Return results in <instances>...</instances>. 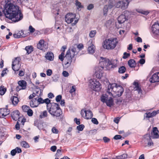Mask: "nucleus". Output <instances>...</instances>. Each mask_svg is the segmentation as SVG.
Segmentation results:
<instances>
[{
    "label": "nucleus",
    "mask_w": 159,
    "mask_h": 159,
    "mask_svg": "<svg viewBox=\"0 0 159 159\" xmlns=\"http://www.w3.org/2000/svg\"><path fill=\"white\" fill-rule=\"evenodd\" d=\"M103 140L105 143H106L110 141V139L106 137H104L103 138Z\"/></svg>",
    "instance_id": "obj_56"
},
{
    "label": "nucleus",
    "mask_w": 159,
    "mask_h": 159,
    "mask_svg": "<svg viewBox=\"0 0 159 159\" xmlns=\"http://www.w3.org/2000/svg\"><path fill=\"white\" fill-rule=\"evenodd\" d=\"M124 90V89L122 86L118 85L117 84L115 83H110L108 86L107 92L109 95L113 96L111 93V92L113 91L115 93V96L119 97L122 95Z\"/></svg>",
    "instance_id": "obj_3"
},
{
    "label": "nucleus",
    "mask_w": 159,
    "mask_h": 159,
    "mask_svg": "<svg viewBox=\"0 0 159 159\" xmlns=\"http://www.w3.org/2000/svg\"><path fill=\"white\" fill-rule=\"evenodd\" d=\"M76 15L72 13H69L67 14L65 17V20L68 24L71 23L75 19Z\"/></svg>",
    "instance_id": "obj_13"
},
{
    "label": "nucleus",
    "mask_w": 159,
    "mask_h": 159,
    "mask_svg": "<svg viewBox=\"0 0 159 159\" xmlns=\"http://www.w3.org/2000/svg\"><path fill=\"white\" fill-rule=\"evenodd\" d=\"M52 11L54 14L55 15H58L59 14L58 8V7L57 8H56V9L53 8L52 10Z\"/></svg>",
    "instance_id": "obj_45"
},
{
    "label": "nucleus",
    "mask_w": 159,
    "mask_h": 159,
    "mask_svg": "<svg viewBox=\"0 0 159 159\" xmlns=\"http://www.w3.org/2000/svg\"><path fill=\"white\" fill-rule=\"evenodd\" d=\"M21 146L25 148H27L30 147V146L27 142L25 141H23L21 143Z\"/></svg>",
    "instance_id": "obj_30"
},
{
    "label": "nucleus",
    "mask_w": 159,
    "mask_h": 159,
    "mask_svg": "<svg viewBox=\"0 0 159 159\" xmlns=\"http://www.w3.org/2000/svg\"><path fill=\"white\" fill-rule=\"evenodd\" d=\"M84 128V126L83 124L77 126V130L80 131H82Z\"/></svg>",
    "instance_id": "obj_37"
},
{
    "label": "nucleus",
    "mask_w": 159,
    "mask_h": 159,
    "mask_svg": "<svg viewBox=\"0 0 159 159\" xmlns=\"http://www.w3.org/2000/svg\"><path fill=\"white\" fill-rule=\"evenodd\" d=\"M52 73V70L50 69L48 70L47 71V75L48 76H50Z\"/></svg>",
    "instance_id": "obj_58"
},
{
    "label": "nucleus",
    "mask_w": 159,
    "mask_h": 159,
    "mask_svg": "<svg viewBox=\"0 0 159 159\" xmlns=\"http://www.w3.org/2000/svg\"><path fill=\"white\" fill-rule=\"evenodd\" d=\"M30 105L31 107H37L38 106V103L37 100V98H34L30 102Z\"/></svg>",
    "instance_id": "obj_22"
},
{
    "label": "nucleus",
    "mask_w": 159,
    "mask_h": 159,
    "mask_svg": "<svg viewBox=\"0 0 159 159\" xmlns=\"http://www.w3.org/2000/svg\"><path fill=\"white\" fill-rule=\"evenodd\" d=\"M123 56L122 57L123 58L125 59L129 57L130 55V54L127 53L126 52H125L124 53Z\"/></svg>",
    "instance_id": "obj_46"
},
{
    "label": "nucleus",
    "mask_w": 159,
    "mask_h": 159,
    "mask_svg": "<svg viewBox=\"0 0 159 159\" xmlns=\"http://www.w3.org/2000/svg\"><path fill=\"white\" fill-rule=\"evenodd\" d=\"M151 33L154 37L159 34V24L158 22H155L152 25L151 28Z\"/></svg>",
    "instance_id": "obj_11"
},
{
    "label": "nucleus",
    "mask_w": 159,
    "mask_h": 159,
    "mask_svg": "<svg viewBox=\"0 0 159 159\" xmlns=\"http://www.w3.org/2000/svg\"><path fill=\"white\" fill-rule=\"evenodd\" d=\"M43 102H44V103H45L46 104H47V106H48V107H49L50 106H51V104L52 103H51L50 104V100H49L48 98H47L44 100Z\"/></svg>",
    "instance_id": "obj_38"
},
{
    "label": "nucleus",
    "mask_w": 159,
    "mask_h": 159,
    "mask_svg": "<svg viewBox=\"0 0 159 159\" xmlns=\"http://www.w3.org/2000/svg\"><path fill=\"white\" fill-rule=\"evenodd\" d=\"M27 114L29 116H31L33 115V112L32 110L30 108V109L28 110L27 112Z\"/></svg>",
    "instance_id": "obj_50"
},
{
    "label": "nucleus",
    "mask_w": 159,
    "mask_h": 159,
    "mask_svg": "<svg viewBox=\"0 0 159 159\" xmlns=\"http://www.w3.org/2000/svg\"><path fill=\"white\" fill-rule=\"evenodd\" d=\"M16 150L15 149L12 150L11 152V154L12 156H15L16 155Z\"/></svg>",
    "instance_id": "obj_62"
},
{
    "label": "nucleus",
    "mask_w": 159,
    "mask_h": 159,
    "mask_svg": "<svg viewBox=\"0 0 159 159\" xmlns=\"http://www.w3.org/2000/svg\"><path fill=\"white\" fill-rule=\"evenodd\" d=\"M76 47L72 46L71 49H69L67 51L65 57V60L67 61L66 64L70 63L72 61V58L77 54L78 52L76 51Z\"/></svg>",
    "instance_id": "obj_6"
},
{
    "label": "nucleus",
    "mask_w": 159,
    "mask_h": 159,
    "mask_svg": "<svg viewBox=\"0 0 159 159\" xmlns=\"http://www.w3.org/2000/svg\"><path fill=\"white\" fill-rule=\"evenodd\" d=\"M100 61L99 63V67L97 69L95 75L97 78L101 79L103 76V70L105 68L107 70H110L116 68L117 66L118 60L117 59L110 60L109 59L101 57Z\"/></svg>",
    "instance_id": "obj_2"
},
{
    "label": "nucleus",
    "mask_w": 159,
    "mask_h": 159,
    "mask_svg": "<svg viewBox=\"0 0 159 159\" xmlns=\"http://www.w3.org/2000/svg\"><path fill=\"white\" fill-rule=\"evenodd\" d=\"M39 90H40V92L39 91L36 90V95H37L38 97L41 96L43 95V90L39 89Z\"/></svg>",
    "instance_id": "obj_39"
},
{
    "label": "nucleus",
    "mask_w": 159,
    "mask_h": 159,
    "mask_svg": "<svg viewBox=\"0 0 159 159\" xmlns=\"http://www.w3.org/2000/svg\"><path fill=\"white\" fill-rule=\"evenodd\" d=\"M95 46L92 44L90 46L88 47V51L90 54H93L95 52Z\"/></svg>",
    "instance_id": "obj_24"
},
{
    "label": "nucleus",
    "mask_w": 159,
    "mask_h": 159,
    "mask_svg": "<svg viewBox=\"0 0 159 159\" xmlns=\"http://www.w3.org/2000/svg\"><path fill=\"white\" fill-rule=\"evenodd\" d=\"M121 138L122 137L120 135H116L114 136L113 138L115 140H117L121 139Z\"/></svg>",
    "instance_id": "obj_53"
},
{
    "label": "nucleus",
    "mask_w": 159,
    "mask_h": 159,
    "mask_svg": "<svg viewBox=\"0 0 159 159\" xmlns=\"http://www.w3.org/2000/svg\"><path fill=\"white\" fill-rule=\"evenodd\" d=\"M29 30L30 33H32L35 31V29L31 25H30L29 28Z\"/></svg>",
    "instance_id": "obj_49"
},
{
    "label": "nucleus",
    "mask_w": 159,
    "mask_h": 159,
    "mask_svg": "<svg viewBox=\"0 0 159 159\" xmlns=\"http://www.w3.org/2000/svg\"><path fill=\"white\" fill-rule=\"evenodd\" d=\"M20 114V112L17 110H15L11 113L12 119L15 120H17L19 118Z\"/></svg>",
    "instance_id": "obj_19"
},
{
    "label": "nucleus",
    "mask_w": 159,
    "mask_h": 159,
    "mask_svg": "<svg viewBox=\"0 0 159 159\" xmlns=\"http://www.w3.org/2000/svg\"><path fill=\"white\" fill-rule=\"evenodd\" d=\"M159 113V110L156 111H153L152 112H147L145 115V117L148 118H150L155 116L157 114Z\"/></svg>",
    "instance_id": "obj_20"
},
{
    "label": "nucleus",
    "mask_w": 159,
    "mask_h": 159,
    "mask_svg": "<svg viewBox=\"0 0 159 159\" xmlns=\"http://www.w3.org/2000/svg\"><path fill=\"white\" fill-rule=\"evenodd\" d=\"M149 81L152 83L159 82V72H157L152 75L149 79Z\"/></svg>",
    "instance_id": "obj_16"
},
{
    "label": "nucleus",
    "mask_w": 159,
    "mask_h": 159,
    "mask_svg": "<svg viewBox=\"0 0 159 159\" xmlns=\"http://www.w3.org/2000/svg\"><path fill=\"white\" fill-rule=\"evenodd\" d=\"M128 155L126 154H123L116 157V159H126L127 158Z\"/></svg>",
    "instance_id": "obj_29"
},
{
    "label": "nucleus",
    "mask_w": 159,
    "mask_h": 159,
    "mask_svg": "<svg viewBox=\"0 0 159 159\" xmlns=\"http://www.w3.org/2000/svg\"><path fill=\"white\" fill-rule=\"evenodd\" d=\"M76 47V49L77 48L79 50H81L82 48H83L84 46L83 44H79L78 45H76V44H75L74 46H73V47Z\"/></svg>",
    "instance_id": "obj_41"
},
{
    "label": "nucleus",
    "mask_w": 159,
    "mask_h": 159,
    "mask_svg": "<svg viewBox=\"0 0 159 159\" xmlns=\"http://www.w3.org/2000/svg\"><path fill=\"white\" fill-rule=\"evenodd\" d=\"M38 49L45 51L48 48L47 43L43 39H41L37 44Z\"/></svg>",
    "instance_id": "obj_14"
},
{
    "label": "nucleus",
    "mask_w": 159,
    "mask_h": 159,
    "mask_svg": "<svg viewBox=\"0 0 159 159\" xmlns=\"http://www.w3.org/2000/svg\"><path fill=\"white\" fill-rule=\"evenodd\" d=\"M57 148L56 146H53L51 147L50 150L52 151L55 152L56 151Z\"/></svg>",
    "instance_id": "obj_55"
},
{
    "label": "nucleus",
    "mask_w": 159,
    "mask_h": 159,
    "mask_svg": "<svg viewBox=\"0 0 159 159\" xmlns=\"http://www.w3.org/2000/svg\"><path fill=\"white\" fill-rule=\"evenodd\" d=\"M76 124L79 125L80 124V119H78L77 118H75L74 120Z\"/></svg>",
    "instance_id": "obj_54"
},
{
    "label": "nucleus",
    "mask_w": 159,
    "mask_h": 159,
    "mask_svg": "<svg viewBox=\"0 0 159 159\" xmlns=\"http://www.w3.org/2000/svg\"><path fill=\"white\" fill-rule=\"evenodd\" d=\"M52 131L53 133L57 134L58 132V130L55 127H53L52 129Z\"/></svg>",
    "instance_id": "obj_52"
},
{
    "label": "nucleus",
    "mask_w": 159,
    "mask_h": 159,
    "mask_svg": "<svg viewBox=\"0 0 159 159\" xmlns=\"http://www.w3.org/2000/svg\"><path fill=\"white\" fill-rule=\"evenodd\" d=\"M126 69L124 66H122L119 68L118 72L120 74H123L125 72Z\"/></svg>",
    "instance_id": "obj_32"
},
{
    "label": "nucleus",
    "mask_w": 159,
    "mask_h": 159,
    "mask_svg": "<svg viewBox=\"0 0 159 159\" xmlns=\"http://www.w3.org/2000/svg\"><path fill=\"white\" fill-rule=\"evenodd\" d=\"M47 109L49 113L54 117H60L62 114V111L59 107V104L57 103H52L51 104V106H47Z\"/></svg>",
    "instance_id": "obj_4"
},
{
    "label": "nucleus",
    "mask_w": 159,
    "mask_h": 159,
    "mask_svg": "<svg viewBox=\"0 0 159 159\" xmlns=\"http://www.w3.org/2000/svg\"><path fill=\"white\" fill-rule=\"evenodd\" d=\"M151 137L150 136V137H149L150 140L148 143V145L149 146H151V145H153V142L151 140Z\"/></svg>",
    "instance_id": "obj_63"
},
{
    "label": "nucleus",
    "mask_w": 159,
    "mask_h": 159,
    "mask_svg": "<svg viewBox=\"0 0 159 159\" xmlns=\"http://www.w3.org/2000/svg\"><path fill=\"white\" fill-rule=\"evenodd\" d=\"M25 49L27 54H29L33 51V48L31 46H28L25 47Z\"/></svg>",
    "instance_id": "obj_27"
},
{
    "label": "nucleus",
    "mask_w": 159,
    "mask_h": 159,
    "mask_svg": "<svg viewBox=\"0 0 159 159\" xmlns=\"http://www.w3.org/2000/svg\"><path fill=\"white\" fill-rule=\"evenodd\" d=\"M62 74L63 76L65 77H67L69 76L68 73L66 71H63L62 72Z\"/></svg>",
    "instance_id": "obj_59"
},
{
    "label": "nucleus",
    "mask_w": 159,
    "mask_h": 159,
    "mask_svg": "<svg viewBox=\"0 0 159 159\" xmlns=\"http://www.w3.org/2000/svg\"><path fill=\"white\" fill-rule=\"evenodd\" d=\"M159 131L157 127H154L153 128L152 132H151L150 136L152 139H158L159 138V135L158 134Z\"/></svg>",
    "instance_id": "obj_18"
},
{
    "label": "nucleus",
    "mask_w": 159,
    "mask_h": 159,
    "mask_svg": "<svg viewBox=\"0 0 159 159\" xmlns=\"http://www.w3.org/2000/svg\"><path fill=\"white\" fill-rule=\"evenodd\" d=\"M101 100L103 103H105L107 105L111 107L114 105V101L111 97L108 98V96L106 94L102 95L101 97Z\"/></svg>",
    "instance_id": "obj_9"
},
{
    "label": "nucleus",
    "mask_w": 159,
    "mask_h": 159,
    "mask_svg": "<svg viewBox=\"0 0 159 159\" xmlns=\"http://www.w3.org/2000/svg\"><path fill=\"white\" fill-rule=\"evenodd\" d=\"M134 85L135 86L134 89H135V90L138 91L139 93H141L142 91L141 88L139 86V83L138 82H135L134 83Z\"/></svg>",
    "instance_id": "obj_25"
},
{
    "label": "nucleus",
    "mask_w": 159,
    "mask_h": 159,
    "mask_svg": "<svg viewBox=\"0 0 159 159\" xmlns=\"http://www.w3.org/2000/svg\"><path fill=\"white\" fill-rule=\"evenodd\" d=\"M129 12L128 11H124L118 18L119 23L121 24L128 20Z\"/></svg>",
    "instance_id": "obj_10"
},
{
    "label": "nucleus",
    "mask_w": 159,
    "mask_h": 159,
    "mask_svg": "<svg viewBox=\"0 0 159 159\" xmlns=\"http://www.w3.org/2000/svg\"><path fill=\"white\" fill-rule=\"evenodd\" d=\"M96 33L97 31L96 30H91L89 33V36L90 38H93L95 36Z\"/></svg>",
    "instance_id": "obj_34"
},
{
    "label": "nucleus",
    "mask_w": 159,
    "mask_h": 159,
    "mask_svg": "<svg viewBox=\"0 0 159 159\" xmlns=\"http://www.w3.org/2000/svg\"><path fill=\"white\" fill-rule=\"evenodd\" d=\"M11 100L12 104L14 106L16 105L19 102L18 98L16 96H13L11 98Z\"/></svg>",
    "instance_id": "obj_23"
},
{
    "label": "nucleus",
    "mask_w": 159,
    "mask_h": 159,
    "mask_svg": "<svg viewBox=\"0 0 159 159\" xmlns=\"http://www.w3.org/2000/svg\"><path fill=\"white\" fill-rule=\"evenodd\" d=\"M19 62L20 61L19 60V58H16V59L12 62V66H14V65L20 64Z\"/></svg>",
    "instance_id": "obj_36"
},
{
    "label": "nucleus",
    "mask_w": 159,
    "mask_h": 159,
    "mask_svg": "<svg viewBox=\"0 0 159 159\" xmlns=\"http://www.w3.org/2000/svg\"><path fill=\"white\" fill-rule=\"evenodd\" d=\"M81 114L82 117L86 119H90L93 117V113L90 110L86 111L84 109H82L81 111Z\"/></svg>",
    "instance_id": "obj_12"
},
{
    "label": "nucleus",
    "mask_w": 159,
    "mask_h": 159,
    "mask_svg": "<svg viewBox=\"0 0 159 159\" xmlns=\"http://www.w3.org/2000/svg\"><path fill=\"white\" fill-rule=\"evenodd\" d=\"M22 109L25 112H27L28 110L30 109V107L29 106L23 105L22 106Z\"/></svg>",
    "instance_id": "obj_40"
},
{
    "label": "nucleus",
    "mask_w": 159,
    "mask_h": 159,
    "mask_svg": "<svg viewBox=\"0 0 159 159\" xmlns=\"http://www.w3.org/2000/svg\"><path fill=\"white\" fill-rule=\"evenodd\" d=\"M89 88L96 91H100L101 88V84L95 79H91L89 81Z\"/></svg>",
    "instance_id": "obj_7"
},
{
    "label": "nucleus",
    "mask_w": 159,
    "mask_h": 159,
    "mask_svg": "<svg viewBox=\"0 0 159 159\" xmlns=\"http://www.w3.org/2000/svg\"><path fill=\"white\" fill-rule=\"evenodd\" d=\"M10 113V110L8 108H1L0 109V118H3L9 114Z\"/></svg>",
    "instance_id": "obj_17"
},
{
    "label": "nucleus",
    "mask_w": 159,
    "mask_h": 159,
    "mask_svg": "<svg viewBox=\"0 0 159 159\" xmlns=\"http://www.w3.org/2000/svg\"><path fill=\"white\" fill-rule=\"evenodd\" d=\"M117 42L116 38L106 39L103 43L102 46L103 48L108 50L113 49L116 47Z\"/></svg>",
    "instance_id": "obj_5"
},
{
    "label": "nucleus",
    "mask_w": 159,
    "mask_h": 159,
    "mask_svg": "<svg viewBox=\"0 0 159 159\" xmlns=\"http://www.w3.org/2000/svg\"><path fill=\"white\" fill-rule=\"evenodd\" d=\"M2 12L6 18L14 22H18L23 18V15L19 7L11 3L5 4Z\"/></svg>",
    "instance_id": "obj_1"
},
{
    "label": "nucleus",
    "mask_w": 159,
    "mask_h": 159,
    "mask_svg": "<svg viewBox=\"0 0 159 159\" xmlns=\"http://www.w3.org/2000/svg\"><path fill=\"white\" fill-rule=\"evenodd\" d=\"M91 121L93 124L97 125L98 124V122L97 119L95 118H92Z\"/></svg>",
    "instance_id": "obj_47"
},
{
    "label": "nucleus",
    "mask_w": 159,
    "mask_h": 159,
    "mask_svg": "<svg viewBox=\"0 0 159 159\" xmlns=\"http://www.w3.org/2000/svg\"><path fill=\"white\" fill-rule=\"evenodd\" d=\"M15 149L16 150V153H20L22 152L21 149L19 147H17L15 148Z\"/></svg>",
    "instance_id": "obj_61"
},
{
    "label": "nucleus",
    "mask_w": 159,
    "mask_h": 159,
    "mask_svg": "<svg viewBox=\"0 0 159 159\" xmlns=\"http://www.w3.org/2000/svg\"><path fill=\"white\" fill-rule=\"evenodd\" d=\"M6 89L3 85H1L0 87V95H3L6 92Z\"/></svg>",
    "instance_id": "obj_28"
},
{
    "label": "nucleus",
    "mask_w": 159,
    "mask_h": 159,
    "mask_svg": "<svg viewBox=\"0 0 159 159\" xmlns=\"http://www.w3.org/2000/svg\"><path fill=\"white\" fill-rule=\"evenodd\" d=\"M75 5L77 7V8L79 10V8H82L84 7L83 6L81 5V3L79 2L78 0L75 1Z\"/></svg>",
    "instance_id": "obj_31"
},
{
    "label": "nucleus",
    "mask_w": 159,
    "mask_h": 159,
    "mask_svg": "<svg viewBox=\"0 0 159 159\" xmlns=\"http://www.w3.org/2000/svg\"><path fill=\"white\" fill-rule=\"evenodd\" d=\"M45 57L46 59L50 61H52L54 59V55L53 53L51 52H48L46 55Z\"/></svg>",
    "instance_id": "obj_21"
},
{
    "label": "nucleus",
    "mask_w": 159,
    "mask_h": 159,
    "mask_svg": "<svg viewBox=\"0 0 159 159\" xmlns=\"http://www.w3.org/2000/svg\"><path fill=\"white\" fill-rule=\"evenodd\" d=\"M37 100L38 104L44 103V102H43L44 100L41 98H37Z\"/></svg>",
    "instance_id": "obj_42"
},
{
    "label": "nucleus",
    "mask_w": 159,
    "mask_h": 159,
    "mask_svg": "<svg viewBox=\"0 0 159 159\" xmlns=\"http://www.w3.org/2000/svg\"><path fill=\"white\" fill-rule=\"evenodd\" d=\"M145 62V60L144 59H140L139 62L142 65Z\"/></svg>",
    "instance_id": "obj_64"
},
{
    "label": "nucleus",
    "mask_w": 159,
    "mask_h": 159,
    "mask_svg": "<svg viewBox=\"0 0 159 159\" xmlns=\"http://www.w3.org/2000/svg\"><path fill=\"white\" fill-rule=\"evenodd\" d=\"M94 7V6L93 4H90L88 5L87 7V9L88 10H90L92 9Z\"/></svg>",
    "instance_id": "obj_57"
},
{
    "label": "nucleus",
    "mask_w": 159,
    "mask_h": 159,
    "mask_svg": "<svg viewBox=\"0 0 159 159\" xmlns=\"http://www.w3.org/2000/svg\"><path fill=\"white\" fill-rule=\"evenodd\" d=\"M62 98V96L61 95H57L56 98V100L57 102H59Z\"/></svg>",
    "instance_id": "obj_51"
},
{
    "label": "nucleus",
    "mask_w": 159,
    "mask_h": 159,
    "mask_svg": "<svg viewBox=\"0 0 159 159\" xmlns=\"http://www.w3.org/2000/svg\"><path fill=\"white\" fill-rule=\"evenodd\" d=\"M48 116V113L46 111H43V112L40 115L39 117L41 118H42Z\"/></svg>",
    "instance_id": "obj_35"
},
{
    "label": "nucleus",
    "mask_w": 159,
    "mask_h": 159,
    "mask_svg": "<svg viewBox=\"0 0 159 159\" xmlns=\"http://www.w3.org/2000/svg\"><path fill=\"white\" fill-rule=\"evenodd\" d=\"M131 0H120L114 4L116 8H120L122 10L127 8Z\"/></svg>",
    "instance_id": "obj_8"
},
{
    "label": "nucleus",
    "mask_w": 159,
    "mask_h": 159,
    "mask_svg": "<svg viewBox=\"0 0 159 159\" xmlns=\"http://www.w3.org/2000/svg\"><path fill=\"white\" fill-rule=\"evenodd\" d=\"M76 91V87L75 86H73L70 90V93L75 92Z\"/></svg>",
    "instance_id": "obj_44"
},
{
    "label": "nucleus",
    "mask_w": 159,
    "mask_h": 159,
    "mask_svg": "<svg viewBox=\"0 0 159 159\" xmlns=\"http://www.w3.org/2000/svg\"><path fill=\"white\" fill-rule=\"evenodd\" d=\"M137 11L139 13H141L145 15H147L149 13V12L148 11H144L143 10H140Z\"/></svg>",
    "instance_id": "obj_43"
},
{
    "label": "nucleus",
    "mask_w": 159,
    "mask_h": 159,
    "mask_svg": "<svg viewBox=\"0 0 159 159\" xmlns=\"http://www.w3.org/2000/svg\"><path fill=\"white\" fill-rule=\"evenodd\" d=\"M12 68L14 71H17L20 68V64H17L12 66Z\"/></svg>",
    "instance_id": "obj_33"
},
{
    "label": "nucleus",
    "mask_w": 159,
    "mask_h": 159,
    "mask_svg": "<svg viewBox=\"0 0 159 159\" xmlns=\"http://www.w3.org/2000/svg\"><path fill=\"white\" fill-rule=\"evenodd\" d=\"M18 35H20V36L21 37H24L25 36V35L24 34L23 31L22 30H21L18 32L17 33Z\"/></svg>",
    "instance_id": "obj_48"
},
{
    "label": "nucleus",
    "mask_w": 159,
    "mask_h": 159,
    "mask_svg": "<svg viewBox=\"0 0 159 159\" xmlns=\"http://www.w3.org/2000/svg\"><path fill=\"white\" fill-rule=\"evenodd\" d=\"M19 85L17 86L16 89V91L18 92L20 90L25 89L26 88L27 83L25 81L21 80L18 82Z\"/></svg>",
    "instance_id": "obj_15"
},
{
    "label": "nucleus",
    "mask_w": 159,
    "mask_h": 159,
    "mask_svg": "<svg viewBox=\"0 0 159 159\" xmlns=\"http://www.w3.org/2000/svg\"><path fill=\"white\" fill-rule=\"evenodd\" d=\"M129 66L130 67H134L136 65L135 60L134 59H130L128 61Z\"/></svg>",
    "instance_id": "obj_26"
},
{
    "label": "nucleus",
    "mask_w": 159,
    "mask_h": 159,
    "mask_svg": "<svg viewBox=\"0 0 159 159\" xmlns=\"http://www.w3.org/2000/svg\"><path fill=\"white\" fill-rule=\"evenodd\" d=\"M36 94L35 93H33L32 94L30 95L29 96V98L30 99H32L36 96Z\"/></svg>",
    "instance_id": "obj_60"
}]
</instances>
